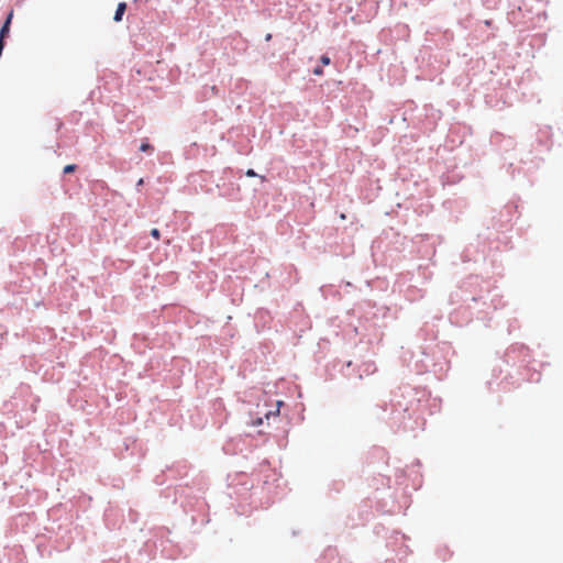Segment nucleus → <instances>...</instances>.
I'll list each match as a JSON object with an SVG mask.
<instances>
[{
	"instance_id": "nucleus-1",
	"label": "nucleus",
	"mask_w": 563,
	"mask_h": 563,
	"mask_svg": "<svg viewBox=\"0 0 563 563\" xmlns=\"http://www.w3.org/2000/svg\"><path fill=\"white\" fill-rule=\"evenodd\" d=\"M12 18H13V11H11L8 14V16H7V19H5L1 30H0V37L4 38L9 34L10 24H11Z\"/></svg>"
},
{
	"instance_id": "nucleus-2",
	"label": "nucleus",
	"mask_w": 563,
	"mask_h": 563,
	"mask_svg": "<svg viewBox=\"0 0 563 563\" xmlns=\"http://www.w3.org/2000/svg\"><path fill=\"white\" fill-rule=\"evenodd\" d=\"M125 10H126V3L125 2H120L118 4V7H117L113 20L115 22H120L122 20V16H123Z\"/></svg>"
},
{
	"instance_id": "nucleus-3",
	"label": "nucleus",
	"mask_w": 563,
	"mask_h": 563,
	"mask_svg": "<svg viewBox=\"0 0 563 563\" xmlns=\"http://www.w3.org/2000/svg\"><path fill=\"white\" fill-rule=\"evenodd\" d=\"M140 151L152 153L154 151V147L150 143L143 142L140 146Z\"/></svg>"
},
{
	"instance_id": "nucleus-4",
	"label": "nucleus",
	"mask_w": 563,
	"mask_h": 563,
	"mask_svg": "<svg viewBox=\"0 0 563 563\" xmlns=\"http://www.w3.org/2000/svg\"><path fill=\"white\" fill-rule=\"evenodd\" d=\"M76 168H77V166H76V165H74V164L66 165V166L64 167V173H65V174L73 173V172H75V170H76Z\"/></svg>"
},
{
	"instance_id": "nucleus-5",
	"label": "nucleus",
	"mask_w": 563,
	"mask_h": 563,
	"mask_svg": "<svg viewBox=\"0 0 563 563\" xmlns=\"http://www.w3.org/2000/svg\"><path fill=\"white\" fill-rule=\"evenodd\" d=\"M320 62H321V64H322V65L328 66V65H330L331 59H330V57H329V56H327V55H322V56L320 57Z\"/></svg>"
},
{
	"instance_id": "nucleus-6",
	"label": "nucleus",
	"mask_w": 563,
	"mask_h": 563,
	"mask_svg": "<svg viewBox=\"0 0 563 563\" xmlns=\"http://www.w3.org/2000/svg\"><path fill=\"white\" fill-rule=\"evenodd\" d=\"M151 235H152L154 239L158 240V239L161 238L159 230H158V229H152V231H151Z\"/></svg>"
},
{
	"instance_id": "nucleus-7",
	"label": "nucleus",
	"mask_w": 563,
	"mask_h": 563,
	"mask_svg": "<svg viewBox=\"0 0 563 563\" xmlns=\"http://www.w3.org/2000/svg\"><path fill=\"white\" fill-rule=\"evenodd\" d=\"M313 74H314L316 76H322V75H323V69H322L321 67H316V68L313 69Z\"/></svg>"
},
{
	"instance_id": "nucleus-8",
	"label": "nucleus",
	"mask_w": 563,
	"mask_h": 563,
	"mask_svg": "<svg viewBox=\"0 0 563 563\" xmlns=\"http://www.w3.org/2000/svg\"><path fill=\"white\" fill-rule=\"evenodd\" d=\"M246 176H247V177H256V176H257V174H256L253 169H247V170H246Z\"/></svg>"
},
{
	"instance_id": "nucleus-9",
	"label": "nucleus",
	"mask_w": 563,
	"mask_h": 563,
	"mask_svg": "<svg viewBox=\"0 0 563 563\" xmlns=\"http://www.w3.org/2000/svg\"><path fill=\"white\" fill-rule=\"evenodd\" d=\"M4 47V38L0 37V55L2 54Z\"/></svg>"
},
{
	"instance_id": "nucleus-10",
	"label": "nucleus",
	"mask_w": 563,
	"mask_h": 563,
	"mask_svg": "<svg viewBox=\"0 0 563 563\" xmlns=\"http://www.w3.org/2000/svg\"><path fill=\"white\" fill-rule=\"evenodd\" d=\"M261 423H262V419H261V418H258V419L254 422V424H255V426H260Z\"/></svg>"
},
{
	"instance_id": "nucleus-11",
	"label": "nucleus",
	"mask_w": 563,
	"mask_h": 563,
	"mask_svg": "<svg viewBox=\"0 0 563 563\" xmlns=\"http://www.w3.org/2000/svg\"><path fill=\"white\" fill-rule=\"evenodd\" d=\"M144 183L143 178H140L139 181H137V186H142Z\"/></svg>"
},
{
	"instance_id": "nucleus-12",
	"label": "nucleus",
	"mask_w": 563,
	"mask_h": 563,
	"mask_svg": "<svg viewBox=\"0 0 563 563\" xmlns=\"http://www.w3.org/2000/svg\"><path fill=\"white\" fill-rule=\"evenodd\" d=\"M272 38V35L271 34H267L266 35V41H269Z\"/></svg>"
}]
</instances>
